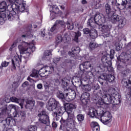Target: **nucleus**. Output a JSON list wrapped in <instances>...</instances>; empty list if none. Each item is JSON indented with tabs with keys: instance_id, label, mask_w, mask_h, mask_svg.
<instances>
[{
	"instance_id": "f257e3e1",
	"label": "nucleus",
	"mask_w": 131,
	"mask_h": 131,
	"mask_svg": "<svg viewBox=\"0 0 131 131\" xmlns=\"http://www.w3.org/2000/svg\"><path fill=\"white\" fill-rule=\"evenodd\" d=\"M75 105L71 103H67L64 107L61 106L60 104L54 98H51L49 99L48 104L47 105V108L50 111H53V116L55 119L58 121L60 119L61 115L64 113V110H65L68 113V118L67 121V125H73L74 124V120L73 117H69V116H72L73 114V109H75Z\"/></svg>"
},
{
	"instance_id": "f03ea898",
	"label": "nucleus",
	"mask_w": 131,
	"mask_h": 131,
	"mask_svg": "<svg viewBox=\"0 0 131 131\" xmlns=\"http://www.w3.org/2000/svg\"><path fill=\"white\" fill-rule=\"evenodd\" d=\"M25 4H20L19 6L13 4L7 5L6 2H2L0 3V24H4L5 22V18L7 17V14L4 13L7 10L9 12V14H7V19L9 21H12L15 19V15L19 14V13H23V11L25 10Z\"/></svg>"
},
{
	"instance_id": "7ed1b4c3",
	"label": "nucleus",
	"mask_w": 131,
	"mask_h": 131,
	"mask_svg": "<svg viewBox=\"0 0 131 131\" xmlns=\"http://www.w3.org/2000/svg\"><path fill=\"white\" fill-rule=\"evenodd\" d=\"M99 97L97 104L98 105H118L120 103V96L116 94L115 89H111L107 93L104 95L101 91L98 93Z\"/></svg>"
},
{
	"instance_id": "20e7f679",
	"label": "nucleus",
	"mask_w": 131,
	"mask_h": 131,
	"mask_svg": "<svg viewBox=\"0 0 131 131\" xmlns=\"http://www.w3.org/2000/svg\"><path fill=\"white\" fill-rule=\"evenodd\" d=\"M2 103H0L1 113H6V112H9V111H11L12 109H14V112L12 113V114L11 115V117H19V118H21V119H25V112H18L20 107L13 104H10L8 106L7 108L6 104L4 103L5 100H2Z\"/></svg>"
},
{
	"instance_id": "39448f33",
	"label": "nucleus",
	"mask_w": 131,
	"mask_h": 131,
	"mask_svg": "<svg viewBox=\"0 0 131 131\" xmlns=\"http://www.w3.org/2000/svg\"><path fill=\"white\" fill-rule=\"evenodd\" d=\"M105 9L108 18H111L112 17L111 20L112 23L115 24L116 22H118V27L119 28H123V27L125 26V25L126 24V19L117 15L112 16L114 13L111 11V8L109 4H106L105 5Z\"/></svg>"
},
{
	"instance_id": "423d86ee",
	"label": "nucleus",
	"mask_w": 131,
	"mask_h": 131,
	"mask_svg": "<svg viewBox=\"0 0 131 131\" xmlns=\"http://www.w3.org/2000/svg\"><path fill=\"white\" fill-rule=\"evenodd\" d=\"M20 55H26L24 58H29L34 51H35V47L33 43H28L25 41L22 42L18 46Z\"/></svg>"
},
{
	"instance_id": "0eeeda50",
	"label": "nucleus",
	"mask_w": 131,
	"mask_h": 131,
	"mask_svg": "<svg viewBox=\"0 0 131 131\" xmlns=\"http://www.w3.org/2000/svg\"><path fill=\"white\" fill-rule=\"evenodd\" d=\"M105 22H106V17H105L104 15L102 13H98L95 14L94 19V18L91 17L89 20L88 23L91 27L95 28L97 25L100 26L102 25V24L105 23Z\"/></svg>"
},
{
	"instance_id": "6e6552de",
	"label": "nucleus",
	"mask_w": 131,
	"mask_h": 131,
	"mask_svg": "<svg viewBox=\"0 0 131 131\" xmlns=\"http://www.w3.org/2000/svg\"><path fill=\"white\" fill-rule=\"evenodd\" d=\"M53 71H54L53 67L47 66L41 68L39 71L33 70L30 76H31V77H38L39 74L41 77H45V76H48L50 74H52Z\"/></svg>"
},
{
	"instance_id": "1a4fd4ad",
	"label": "nucleus",
	"mask_w": 131,
	"mask_h": 131,
	"mask_svg": "<svg viewBox=\"0 0 131 131\" xmlns=\"http://www.w3.org/2000/svg\"><path fill=\"white\" fill-rule=\"evenodd\" d=\"M15 47H16V43H13L9 49L10 51H13L14 52L15 55L12 59V64L13 66V69L14 70L16 69V66L17 67H20V64L22 62V58H21V57H19V55H18V54H17V52H16V48H15Z\"/></svg>"
},
{
	"instance_id": "9d476101",
	"label": "nucleus",
	"mask_w": 131,
	"mask_h": 131,
	"mask_svg": "<svg viewBox=\"0 0 131 131\" xmlns=\"http://www.w3.org/2000/svg\"><path fill=\"white\" fill-rule=\"evenodd\" d=\"M102 113H100V116H99V118H100V121L103 123L105 125H107L111 123L112 116L111 113L108 111H103V107H101Z\"/></svg>"
},
{
	"instance_id": "9b49d317",
	"label": "nucleus",
	"mask_w": 131,
	"mask_h": 131,
	"mask_svg": "<svg viewBox=\"0 0 131 131\" xmlns=\"http://www.w3.org/2000/svg\"><path fill=\"white\" fill-rule=\"evenodd\" d=\"M39 118V121L44 124L49 125L50 124V119H49V116L46 114V111H42L40 113L38 114Z\"/></svg>"
},
{
	"instance_id": "f8f14e48",
	"label": "nucleus",
	"mask_w": 131,
	"mask_h": 131,
	"mask_svg": "<svg viewBox=\"0 0 131 131\" xmlns=\"http://www.w3.org/2000/svg\"><path fill=\"white\" fill-rule=\"evenodd\" d=\"M102 107H98L97 110L94 108L91 107L89 110V115L90 117H95V118H99V116H101L102 111H101Z\"/></svg>"
},
{
	"instance_id": "ddd939ff",
	"label": "nucleus",
	"mask_w": 131,
	"mask_h": 131,
	"mask_svg": "<svg viewBox=\"0 0 131 131\" xmlns=\"http://www.w3.org/2000/svg\"><path fill=\"white\" fill-rule=\"evenodd\" d=\"M60 25H65V23L62 20H56L55 24L51 27L50 31L49 33L50 36H53L57 31V28Z\"/></svg>"
},
{
	"instance_id": "4468645a",
	"label": "nucleus",
	"mask_w": 131,
	"mask_h": 131,
	"mask_svg": "<svg viewBox=\"0 0 131 131\" xmlns=\"http://www.w3.org/2000/svg\"><path fill=\"white\" fill-rule=\"evenodd\" d=\"M101 61L103 62V64H107L106 67L107 68L108 71L113 72V68L111 67V61H108V57L106 55H103L101 58Z\"/></svg>"
},
{
	"instance_id": "2eb2a0df",
	"label": "nucleus",
	"mask_w": 131,
	"mask_h": 131,
	"mask_svg": "<svg viewBox=\"0 0 131 131\" xmlns=\"http://www.w3.org/2000/svg\"><path fill=\"white\" fill-rule=\"evenodd\" d=\"M124 85L127 89H128L129 92L126 96V98L128 101H131V80L124 82Z\"/></svg>"
},
{
	"instance_id": "dca6fc26",
	"label": "nucleus",
	"mask_w": 131,
	"mask_h": 131,
	"mask_svg": "<svg viewBox=\"0 0 131 131\" xmlns=\"http://www.w3.org/2000/svg\"><path fill=\"white\" fill-rule=\"evenodd\" d=\"M115 77L114 76L109 74L108 75H102L99 78V80L102 79V80H106V81H108V82H112L114 80Z\"/></svg>"
},
{
	"instance_id": "f3484780",
	"label": "nucleus",
	"mask_w": 131,
	"mask_h": 131,
	"mask_svg": "<svg viewBox=\"0 0 131 131\" xmlns=\"http://www.w3.org/2000/svg\"><path fill=\"white\" fill-rule=\"evenodd\" d=\"M75 97H76V94H75V92L72 91L71 93L68 94H66L65 99L68 102H70V101H72L74 99H75Z\"/></svg>"
},
{
	"instance_id": "a211bd4d",
	"label": "nucleus",
	"mask_w": 131,
	"mask_h": 131,
	"mask_svg": "<svg viewBox=\"0 0 131 131\" xmlns=\"http://www.w3.org/2000/svg\"><path fill=\"white\" fill-rule=\"evenodd\" d=\"M79 52H80V48L79 47H73L72 48V52H69L68 54L71 57H75L77 54H79Z\"/></svg>"
},
{
	"instance_id": "6ab92c4d",
	"label": "nucleus",
	"mask_w": 131,
	"mask_h": 131,
	"mask_svg": "<svg viewBox=\"0 0 131 131\" xmlns=\"http://www.w3.org/2000/svg\"><path fill=\"white\" fill-rule=\"evenodd\" d=\"M82 67L85 69H90L89 71H92V65L91 61L84 62L83 64H80L79 68L82 69Z\"/></svg>"
},
{
	"instance_id": "aec40b11",
	"label": "nucleus",
	"mask_w": 131,
	"mask_h": 131,
	"mask_svg": "<svg viewBox=\"0 0 131 131\" xmlns=\"http://www.w3.org/2000/svg\"><path fill=\"white\" fill-rule=\"evenodd\" d=\"M10 3H11V4H14V3H16L15 4L18 7H20V5H25V10L23 11V13H24L25 12H28L29 10L26 8V4L25 3H21V0H8Z\"/></svg>"
},
{
	"instance_id": "412c9836",
	"label": "nucleus",
	"mask_w": 131,
	"mask_h": 131,
	"mask_svg": "<svg viewBox=\"0 0 131 131\" xmlns=\"http://www.w3.org/2000/svg\"><path fill=\"white\" fill-rule=\"evenodd\" d=\"M91 125L93 131H100V126L97 122H92Z\"/></svg>"
},
{
	"instance_id": "4be33fe9",
	"label": "nucleus",
	"mask_w": 131,
	"mask_h": 131,
	"mask_svg": "<svg viewBox=\"0 0 131 131\" xmlns=\"http://www.w3.org/2000/svg\"><path fill=\"white\" fill-rule=\"evenodd\" d=\"M52 56V53L50 50H47L45 51L43 56V60H49L51 56Z\"/></svg>"
},
{
	"instance_id": "5701e85b",
	"label": "nucleus",
	"mask_w": 131,
	"mask_h": 131,
	"mask_svg": "<svg viewBox=\"0 0 131 131\" xmlns=\"http://www.w3.org/2000/svg\"><path fill=\"white\" fill-rule=\"evenodd\" d=\"M90 35L91 38H92L93 39H95L98 37V33L95 29H92L91 30Z\"/></svg>"
},
{
	"instance_id": "b1692460",
	"label": "nucleus",
	"mask_w": 131,
	"mask_h": 131,
	"mask_svg": "<svg viewBox=\"0 0 131 131\" xmlns=\"http://www.w3.org/2000/svg\"><path fill=\"white\" fill-rule=\"evenodd\" d=\"M60 80V83H61V84L64 86V88H66V89H69V86H68L69 85V83H68L69 81H68L66 78L61 79Z\"/></svg>"
},
{
	"instance_id": "393cba45",
	"label": "nucleus",
	"mask_w": 131,
	"mask_h": 131,
	"mask_svg": "<svg viewBox=\"0 0 131 131\" xmlns=\"http://www.w3.org/2000/svg\"><path fill=\"white\" fill-rule=\"evenodd\" d=\"M81 100L86 101L90 100V93H85L82 94L81 96Z\"/></svg>"
},
{
	"instance_id": "a878e982",
	"label": "nucleus",
	"mask_w": 131,
	"mask_h": 131,
	"mask_svg": "<svg viewBox=\"0 0 131 131\" xmlns=\"http://www.w3.org/2000/svg\"><path fill=\"white\" fill-rule=\"evenodd\" d=\"M74 34L75 36L73 39L76 42H78V37L81 36V33L79 31H78L77 32H75Z\"/></svg>"
},
{
	"instance_id": "bb28decb",
	"label": "nucleus",
	"mask_w": 131,
	"mask_h": 131,
	"mask_svg": "<svg viewBox=\"0 0 131 131\" xmlns=\"http://www.w3.org/2000/svg\"><path fill=\"white\" fill-rule=\"evenodd\" d=\"M98 44L96 43V42H91L89 45V47L90 48V50L93 51L96 48H98Z\"/></svg>"
},
{
	"instance_id": "cd10ccee",
	"label": "nucleus",
	"mask_w": 131,
	"mask_h": 131,
	"mask_svg": "<svg viewBox=\"0 0 131 131\" xmlns=\"http://www.w3.org/2000/svg\"><path fill=\"white\" fill-rule=\"evenodd\" d=\"M82 88L83 90H84L85 92H90L92 90V86L89 84L87 85H82Z\"/></svg>"
},
{
	"instance_id": "c85d7f7f",
	"label": "nucleus",
	"mask_w": 131,
	"mask_h": 131,
	"mask_svg": "<svg viewBox=\"0 0 131 131\" xmlns=\"http://www.w3.org/2000/svg\"><path fill=\"white\" fill-rule=\"evenodd\" d=\"M77 119L79 122H82L84 120V115L78 114L77 115Z\"/></svg>"
},
{
	"instance_id": "c756f323",
	"label": "nucleus",
	"mask_w": 131,
	"mask_h": 131,
	"mask_svg": "<svg viewBox=\"0 0 131 131\" xmlns=\"http://www.w3.org/2000/svg\"><path fill=\"white\" fill-rule=\"evenodd\" d=\"M63 39L66 40V42H68V41H70L71 40V38H70V36L68 35V34L66 33L63 36Z\"/></svg>"
},
{
	"instance_id": "7c9ffc66",
	"label": "nucleus",
	"mask_w": 131,
	"mask_h": 131,
	"mask_svg": "<svg viewBox=\"0 0 131 131\" xmlns=\"http://www.w3.org/2000/svg\"><path fill=\"white\" fill-rule=\"evenodd\" d=\"M29 131H37V127L36 126L30 125L28 127Z\"/></svg>"
},
{
	"instance_id": "2f4dec72",
	"label": "nucleus",
	"mask_w": 131,
	"mask_h": 131,
	"mask_svg": "<svg viewBox=\"0 0 131 131\" xmlns=\"http://www.w3.org/2000/svg\"><path fill=\"white\" fill-rule=\"evenodd\" d=\"M34 106V102L33 101H29L27 103L26 107L32 108Z\"/></svg>"
},
{
	"instance_id": "473e14b6",
	"label": "nucleus",
	"mask_w": 131,
	"mask_h": 131,
	"mask_svg": "<svg viewBox=\"0 0 131 131\" xmlns=\"http://www.w3.org/2000/svg\"><path fill=\"white\" fill-rule=\"evenodd\" d=\"M53 82L54 83V85L58 86L60 83H61V79L57 78H55L53 80Z\"/></svg>"
},
{
	"instance_id": "72a5a7b5",
	"label": "nucleus",
	"mask_w": 131,
	"mask_h": 131,
	"mask_svg": "<svg viewBox=\"0 0 131 131\" xmlns=\"http://www.w3.org/2000/svg\"><path fill=\"white\" fill-rule=\"evenodd\" d=\"M66 25L68 26V29H70V30H72V29H73V28H74V24H73V23H69V22H67L66 23Z\"/></svg>"
},
{
	"instance_id": "f704fd0d",
	"label": "nucleus",
	"mask_w": 131,
	"mask_h": 131,
	"mask_svg": "<svg viewBox=\"0 0 131 131\" xmlns=\"http://www.w3.org/2000/svg\"><path fill=\"white\" fill-rule=\"evenodd\" d=\"M9 62L7 61H3L2 64L1 66H0V69H3V67H8L9 66Z\"/></svg>"
},
{
	"instance_id": "c9c22d12",
	"label": "nucleus",
	"mask_w": 131,
	"mask_h": 131,
	"mask_svg": "<svg viewBox=\"0 0 131 131\" xmlns=\"http://www.w3.org/2000/svg\"><path fill=\"white\" fill-rule=\"evenodd\" d=\"M62 40H63L62 36L61 35L58 36L56 40V43H61V42H62Z\"/></svg>"
},
{
	"instance_id": "e433bc0d",
	"label": "nucleus",
	"mask_w": 131,
	"mask_h": 131,
	"mask_svg": "<svg viewBox=\"0 0 131 131\" xmlns=\"http://www.w3.org/2000/svg\"><path fill=\"white\" fill-rule=\"evenodd\" d=\"M103 32H107L109 30V27L107 25H103L102 27Z\"/></svg>"
},
{
	"instance_id": "4c0bfd02",
	"label": "nucleus",
	"mask_w": 131,
	"mask_h": 131,
	"mask_svg": "<svg viewBox=\"0 0 131 131\" xmlns=\"http://www.w3.org/2000/svg\"><path fill=\"white\" fill-rule=\"evenodd\" d=\"M11 101H12V102H14L15 103H20V99H18V98H16V97H11L10 98Z\"/></svg>"
},
{
	"instance_id": "58836bf2",
	"label": "nucleus",
	"mask_w": 131,
	"mask_h": 131,
	"mask_svg": "<svg viewBox=\"0 0 131 131\" xmlns=\"http://www.w3.org/2000/svg\"><path fill=\"white\" fill-rule=\"evenodd\" d=\"M114 54H115V52L114 50L111 49L110 51V55L111 60H112V59H114Z\"/></svg>"
},
{
	"instance_id": "ea45409f",
	"label": "nucleus",
	"mask_w": 131,
	"mask_h": 131,
	"mask_svg": "<svg viewBox=\"0 0 131 131\" xmlns=\"http://www.w3.org/2000/svg\"><path fill=\"white\" fill-rule=\"evenodd\" d=\"M60 60H61V58H60V57H55L54 58H53V63H54L55 64H57V63L60 61Z\"/></svg>"
},
{
	"instance_id": "a19ab883",
	"label": "nucleus",
	"mask_w": 131,
	"mask_h": 131,
	"mask_svg": "<svg viewBox=\"0 0 131 131\" xmlns=\"http://www.w3.org/2000/svg\"><path fill=\"white\" fill-rule=\"evenodd\" d=\"M58 98L59 99H65V97H66V94L64 95L63 93H59V94L57 96Z\"/></svg>"
},
{
	"instance_id": "79ce46f5",
	"label": "nucleus",
	"mask_w": 131,
	"mask_h": 131,
	"mask_svg": "<svg viewBox=\"0 0 131 131\" xmlns=\"http://www.w3.org/2000/svg\"><path fill=\"white\" fill-rule=\"evenodd\" d=\"M115 47L117 51H120V50H121V46H120L119 42H116L115 43Z\"/></svg>"
},
{
	"instance_id": "37998d69",
	"label": "nucleus",
	"mask_w": 131,
	"mask_h": 131,
	"mask_svg": "<svg viewBox=\"0 0 131 131\" xmlns=\"http://www.w3.org/2000/svg\"><path fill=\"white\" fill-rule=\"evenodd\" d=\"M84 34H90L91 33V30L89 28H85L83 30Z\"/></svg>"
},
{
	"instance_id": "c03bdc74",
	"label": "nucleus",
	"mask_w": 131,
	"mask_h": 131,
	"mask_svg": "<svg viewBox=\"0 0 131 131\" xmlns=\"http://www.w3.org/2000/svg\"><path fill=\"white\" fill-rule=\"evenodd\" d=\"M50 12H51L50 16L51 17H52L51 18V20H53V19H54L55 17L56 13H55V11H54L53 10L50 11Z\"/></svg>"
},
{
	"instance_id": "a18cd8bd",
	"label": "nucleus",
	"mask_w": 131,
	"mask_h": 131,
	"mask_svg": "<svg viewBox=\"0 0 131 131\" xmlns=\"http://www.w3.org/2000/svg\"><path fill=\"white\" fill-rule=\"evenodd\" d=\"M18 86H19V85L18 84V83L17 82H14L13 84H12V88L13 89H17V88H18Z\"/></svg>"
},
{
	"instance_id": "49530a36",
	"label": "nucleus",
	"mask_w": 131,
	"mask_h": 131,
	"mask_svg": "<svg viewBox=\"0 0 131 131\" xmlns=\"http://www.w3.org/2000/svg\"><path fill=\"white\" fill-rule=\"evenodd\" d=\"M77 77H78V78H81V79H82V78H83V77H84L83 72H80L79 75L78 76H77Z\"/></svg>"
},
{
	"instance_id": "de8ad7c7",
	"label": "nucleus",
	"mask_w": 131,
	"mask_h": 131,
	"mask_svg": "<svg viewBox=\"0 0 131 131\" xmlns=\"http://www.w3.org/2000/svg\"><path fill=\"white\" fill-rule=\"evenodd\" d=\"M53 89H52V87H47V88H46V91L47 93H49L50 94H52V92H51V91H52Z\"/></svg>"
},
{
	"instance_id": "09e8293b",
	"label": "nucleus",
	"mask_w": 131,
	"mask_h": 131,
	"mask_svg": "<svg viewBox=\"0 0 131 131\" xmlns=\"http://www.w3.org/2000/svg\"><path fill=\"white\" fill-rule=\"evenodd\" d=\"M6 121L7 124H10V123L11 122V121H12V118H7L6 120Z\"/></svg>"
},
{
	"instance_id": "8fccbe9b",
	"label": "nucleus",
	"mask_w": 131,
	"mask_h": 131,
	"mask_svg": "<svg viewBox=\"0 0 131 131\" xmlns=\"http://www.w3.org/2000/svg\"><path fill=\"white\" fill-rule=\"evenodd\" d=\"M29 35H28V34H26V35H23L21 36V38L23 39H26V38H27V37H28Z\"/></svg>"
},
{
	"instance_id": "3c124183",
	"label": "nucleus",
	"mask_w": 131,
	"mask_h": 131,
	"mask_svg": "<svg viewBox=\"0 0 131 131\" xmlns=\"http://www.w3.org/2000/svg\"><path fill=\"white\" fill-rule=\"evenodd\" d=\"M29 83L28 82L26 81L23 84H22V86L23 88H26V86H27V85H28Z\"/></svg>"
},
{
	"instance_id": "603ef678",
	"label": "nucleus",
	"mask_w": 131,
	"mask_h": 131,
	"mask_svg": "<svg viewBox=\"0 0 131 131\" xmlns=\"http://www.w3.org/2000/svg\"><path fill=\"white\" fill-rule=\"evenodd\" d=\"M37 89L39 90H41L42 89V84L39 83L37 85Z\"/></svg>"
},
{
	"instance_id": "864d4df0",
	"label": "nucleus",
	"mask_w": 131,
	"mask_h": 131,
	"mask_svg": "<svg viewBox=\"0 0 131 131\" xmlns=\"http://www.w3.org/2000/svg\"><path fill=\"white\" fill-rule=\"evenodd\" d=\"M60 121V123L62 125H64V123H65V122H66V121L64 120L62 118Z\"/></svg>"
},
{
	"instance_id": "5fc2aeb1",
	"label": "nucleus",
	"mask_w": 131,
	"mask_h": 131,
	"mask_svg": "<svg viewBox=\"0 0 131 131\" xmlns=\"http://www.w3.org/2000/svg\"><path fill=\"white\" fill-rule=\"evenodd\" d=\"M52 126H53V127H57V126H58V125H57V123L55 122H53L52 123Z\"/></svg>"
},
{
	"instance_id": "6e6d98bb",
	"label": "nucleus",
	"mask_w": 131,
	"mask_h": 131,
	"mask_svg": "<svg viewBox=\"0 0 131 131\" xmlns=\"http://www.w3.org/2000/svg\"><path fill=\"white\" fill-rule=\"evenodd\" d=\"M99 89H100V86H99V85L96 84L94 86L95 90H99Z\"/></svg>"
},
{
	"instance_id": "4d7b16f0",
	"label": "nucleus",
	"mask_w": 131,
	"mask_h": 131,
	"mask_svg": "<svg viewBox=\"0 0 131 131\" xmlns=\"http://www.w3.org/2000/svg\"><path fill=\"white\" fill-rule=\"evenodd\" d=\"M81 3H82V5H85L88 3L86 1H85V0H82Z\"/></svg>"
},
{
	"instance_id": "13d9d810",
	"label": "nucleus",
	"mask_w": 131,
	"mask_h": 131,
	"mask_svg": "<svg viewBox=\"0 0 131 131\" xmlns=\"http://www.w3.org/2000/svg\"><path fill=\"white\" fill-rule=\"evenodd\" d=\"M41 36L43 37L46 36V33L45 32V31L41 32Z\"/></svg>"
},
{
	"instance_id": "bf43d9fd",
	"label": "nucleus",
	"mask_w": 131,
	"mask_h": 131,
	"mask_svg": "<svg viewBox=\"0 0 131 131\" xmlns=\"http://www.w3.org/2000/svg\"><path fill=\"white\" fill-rule=\"evenodd\" d=\"M122 74H124L125 75H126V74H127V71L125 70V71H123L122 72Z\"/></svg>"
},
{
	"instance_id": "052dcab7",
	"label": "nucleus",
	"mask_w": 131,
	"mask_h": 131,
	"mask_svg": "<svg viewBox=\"0 0 131 131\" xmlns=\"http://www.w3.org/2000/svg\"><path fill=\"white\" fill-rule=\"evenodd\" d=\"M27 79H28V80H29V81H30V82H31L32 81V79H31V78H30V77H28Z\"/></svg>"
},
{
	"instance_id": "680f3d73",
	"label": "nucleus",
	"mask_w": 131,
	"mask_h": 131,
	"mask_svg": "<svg viewBox=\"0 0 131 131\" xmlns=\"http://www.w3.org/2000/svg\"><path fill=\"white\" fill-rule=\"evenodd\" d=\"M40 94H41V98H43V97H45L43 92H40Z\"/></svg>"
},
{
	"instance_id": "e2e57ef3",
	"label": "nucleus",
	"mask_w": 131,
	"mask_h": 131,
	"mask_svg": "<svg viewBox=\"0 0 131 131\" xmlns=\"http://www.w3.org/2000/svg\"><path fill=\"white\" fill-rule=\"evenodd\" d=\"M19 105H20L21 108L23 109V102H21L19 103Z\"/></svg>"
},
{
	"instance_id": "0e129e2a",
	"label": "nucleus",
	"mask_w": 131,
	"mask_h": 131,
	"mask_svg": "<svg viewBox=\"0 0 131 131\" xmlns=\"http://www.w3.org/2000/svg\"><path fill=\"white\" fill-rule=\"evenodd\" d=\"M61 53V56H63V55H64L65 52L64 51H60Z\"/></svg>"
},
{
	"instance_id": "69168bd1",
	"label": "nucleus",
	"mask_w": 131,
	"mask_h": 131,
	"mask_svg": "<svg viewBox=\"0 0 131 131\" xmlns=\"http://www.w3.org/2000/svg\"><path fill=\"white\" fill-rule=\"evenodd\" d=\"M33 27L34 28H36V27H37V26H36V25H33Z\"/></svg>"
},
{
	"instance_id": "338daca9",
	"label": "nucleus",
	"mask_w": 131,
	"mask_h": 131,
	"mask_svg": "<svg viewBox=\"0 0 131 131\" xmlns=\"http://www.w3.org/2000/svg\"><path fill=\"white\" fill-rule=\"evenodd\" d=\"M130 46H131V43H129L128 44V47H130Z\"/></svg>"
},
{
	"instance_id": "774afa93",
	"label": "nucleus",
	"mask_w": 131,
	"mask_h": 131,
	"mask_svg": "<svg viewBox=\"0 0 131 131\" xmlns=\"http://www.w3.org/2000/svg\"><path fill=\"white\" fill-rule=\"evenodd\" d=\"M55 9H56V10H59V8H58V7H55Z\"/></svg>"
}]
</instances>
